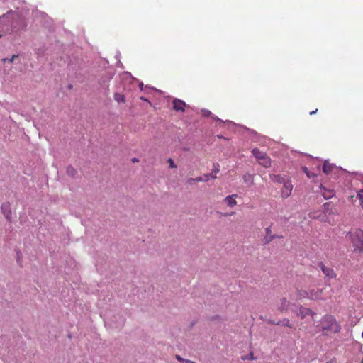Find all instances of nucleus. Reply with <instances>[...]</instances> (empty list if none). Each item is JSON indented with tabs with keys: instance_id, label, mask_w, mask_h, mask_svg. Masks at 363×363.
<instances>
[{
	"instance_id": "1",
	"label": "nucleus",
	"mask_w": 363,
	"mask_h": 363,
	"mask_svg": "<svg viewBox=\"0 0 363 363\" xmlns=\"http://www.w3.org/2000/svg\"><path fill=\"white\" fill-rule=\"evenodd\" d=\"M318 327V331L325 335L338 333L342 328L335 317L330 314H326L322 317Z\"/></svg>"
},
{
	"instance_id": "2",
	"label": "nucleus",
	"mask_w": 363,
	"mask_h": 363,
	"mask_svg": "<svg viewBox=\"0 0 363 363\" xmlns=\"http://www.w3.org/2000/svg\"><path fill=\"white\" fill-rule=\"evenodd\" d=\"M323 291L324 289L313 288L304 289L303 288L297 289L296 299L308 298L311 300H323Z\"/></svg>"
},
{
	"instance_id": "3",
	"label": "nucleus",
	"mask_w": 363,
	"mask_h": 363,
	"mask_svg": "<svg viewBox=\"0 0 363 363\" xmlns=\"http://www.w3.org/2000/svg\"><path fill=\"white\" fill-rule=\"evenodd\" d=\"M349 234L354 250L363 252V230L361 228H356L354 231H350Z\"/></svg>"
},
{
	"instance_id": "4",
	"label": "nucleus",
	"mask_w": 363,
	"mask_h": 363,
	"mask_svg": "<svg viewBox=\"0 0 363 363\" xmlns=\"http://www.w3.org/2000/svg\"><path fill=\"white\" fill-rule=\"evenodd\" d=\"M252 155L257 159V162L264 167L268 168L271 166V159L266 152H262L257 148L252 150Z\"/></svg>"
},
{
	"instance_id": "5",
	"label": "nucleus",
	"mask_w": 363,
	"mask_h": 363,
	"mask_svg": "<svg viewBox=\"0 0 363 363\" xmlns=\"http://www.w3.org/2000/svg\"><path fill=\"white\" fill-rule=\"evenodd\" d=\"M295 304L291 303L286 298H281L277 303V310L281 313H287Z\"/></svg>"
},
{
	"instance_id": "6",
	"label": "nucleus",
	"mask_w": 363,
	"mask_h": 363,
	"mask_svg": "<svg viewBox=\"0 0 363 363\" xmlns=\"http://www.w3.org/2000/svg\"><path fill=\"white\" fill-rule=\"evenodd\" d=\"M318 265L322 272L324 274L325 277L328 279L336 278L337 274L333 268L325 266L322 262H318Z\"/></svg>"
},
{
	"instance_id": "7",
	"label": "nucleus",
	"mask_w": 363,
	"mask_h": 363,
	"mask_svg": "<svg viewBox=\"0 0 363 363\" xmlns=\"http://www.w3.org/2000/svg\"><path fill=\"white\" fill-rule=\"evenodd\" d=\"M296 315L301 319H304L307 316H311L312 319H314L315 313L313 311L311 308L301 306L298 311L296 313Z\"/></svg>"
},
{
	"instance_id": "8",
	"label": "nucleus",
	"mask_w": 363,
	"mask_h": 363,
	"mask_svg": "<svg viewBox=\"0 0 363 363\" xmlns=\"http://www.w3.org/2000/svg\"><path fill=\"white\" fill-rule=\"evenodd\" d=\"M293 190V184H291V181H284L283 182V187L281 190V196L282 198H287L289 197L292 192Z\"/></svg>"
},
{
	"instance_id": "9",
	"label": "nucleus",
	"mask_w": 363,
	"mask_h": 363,
	"mask_svg": "<svg viewBox=\"0 0 363 363\" xmlns=\"http://www.w3.org/2000/svg\"><path fill=\"white\" fill-rule=\"evenodd\" d=\"M173 109L176 111H185L186 103L179 99H174L173 102Z\"/></svg>"
},
{
	"instance_id": "10",
	"label": "nucleus",
	"mask_w": 363,
	"mask_h": 363,
	"mask_svg": "<svg viewBox=\"0 0 363 363\" xmlns=\"http://www.w3.org/2000/svg\"><path fill=\"white\" fill-rule=\"evenodd\" d=\"M2 213L5 216L7 220H10L11 217V208L9 202H5L1 205Z\"/></svg>"
},
{
	"instance_id": "11",
	"label": "nucleus",
	"mask_w": 363,
	"mask_h": 363,
	"mask_svg": "<svg viewBox=\"0 0 363 363\" xmlns=\"http://www.w3.org/2000/svg\"><path fill=\"white\" fill-rule=\"evenodd\" d=\"M275 238H282V235L272 234L271 228H266V235L264 238V242L268 243Z\"/></svg>"
},
{
	"instance_id": "12",
	"label": "nucleus",
	"mask_w": 363,
	"mask_h": 363,
	"mask_svg": "<svg viewBox=\"0 0 363 363\" xmlns=\"http://www.w3.org/2000/svg\"><path fill=\"white\" fill-rule=\"evenodd\" d=\"M238 197L237 194H232L226 196L224 199V201L227 203L229 207H234L237 205L236 198Z\"/></svg>"
},
{
	"instance_id": "13",
	"label": "nucleus",
	"mask_w": 363,
	"mask_h": 363,
	"mask_svg": "<svg viewBox=\"0 0 363 363\" xmlns=\"http://www.w3.org/2000/svg\"><path fill=\"white\" fill-rule=\"evenodd\" d=\"M334 166L328 162H325L323 166V171L326 174H328L333 169Z\"/></svg>"
},
{
	"instance_id": "14",
	"label": "nucleus",
	"mask_w": 363,
	"mask_h": 363,
	"mask_svg": "<svg viewBox=\"0 0 363 363\" xmlns=\"http://www.w3.org/2000/svg\"><path fill=\"white\" fill-rule=\"evenodd\" d=\"M114 100L117 102L120 103H125V97L123 94L120 93H116L113 96Z\"/></svg>"
},
{
	"instance_id": "15",
	"label": "nucleus",
	"mask_w": 363,
	"mask_h": 363,
	"mask_svg": "<svg viewBox=\"0 0 363 363\" xmlns=\"http://www.w3.org/2000/svg\"><path fill=\"white\" fill-rule=\"evenodd\" d=\"M270 179L272 182L276 183H283L285 181L284 178L277 174H271Z\"/></svg>"
},
{
	"instance_id": "16",
	"label": "nucleus",
	"mask_w": 363,
	"mask_h": 363,
	"mask_svg": "<svg viewBox=\"0 0 363 363\" xmlns=\"http://www.w3.org/2000/svg\"><path fill=\"white\" fill-rule=\"evenodd\" d=\"M357 200H358V206L363 208V189L359 190L357 194Z\"/></svg>"
},
{
	"instance_id": "17",
	"label": "nucleus",
	"mask_w": 363,
	"mask_h": 363,
	"mask_svg": "<svg viewBox=\"0 0 363 363\" xmlns=\"http://www.w3.org/2000/svg\"><path fill=\"white\" fill-rule=\"evenodd\" d=\"M67 175L72 177H74L76 174H77V170L72 166H69L67 168Z\"/></svg>"
},
{
	"instance_id": "18",
	"label": "nucleus",
	"mask_w": 363,
	"mask_h": 363,
	"mask_svg": "<svg viewBox=\"0 0 363 363\" xmlns=\"http://www.w3.org/2000/svg\"><path fill=\"white\" fill-rule=\"evenodd\" d=\"M302 169H303V171L306 173V174L307 175V177L308 178L311 179V178H313V177H316V174L311 173L307 167H303Z\"/></svg>"
},
{
	"instance_id": "19",
	"label": "nucleus",
	"mask_w": 363,
	"mask_h": 363,
	"mask_svg": "<svg viewBox=\"0 0 363 363\" xmlns=\"http://www.w3.org/2000/svg\"><path fill=\"white\" fill-rule=\"evenodd\" d=\"M176 359L179 361V362H185V363H196L193 361H191V360H189V359H185L184 358H182V357H180L179 355H177L176 356Z\"/></svg>"
},
{
	"instance_id": "20",
	"label": "nucleus",
	"mask_w": 363,
	"mask_h": 363,
	"mask_svg": "<svg viewBox=\"0 0 363 363\" xmlns=\"http://www.w3.org/2000/svg\"><path fill=\"white\" fill-rule=\"evenodd\" d=\"M203 181H204V182H207V181H208L210 179H216V175L211 174H204V176L203 177Z\"/></svg>"
},
{
	"instance_id": "21",
	"label": "nucleus",
	"mask_w": 363,
	"mask_h": 363,
	"mask_svg": "<svg viewBox=\"0 0 363 363\" xmlns=\"http://www.w3.org/2000/svg\"><path fill=\"white\" fill-rule=\"evenodd\" d=\"M243 179L245 182H248L250 180L252 181V176L250 174H246L243 176Z\"/></svg>"
},
{
	"instance_id": "22",
	"label": "nucleus",
	"mask_w": 363,
	"mask_h": 363,
	"mask_svg": "<svg viewBox=\"0 0 363 363\" xmlns=\"http://www.w3.org/2000/svg\"><path fill=\"white\" fill-rule=\"evenodd\" d=\"M167 162L169 164V167H170V168L174 169V168H176V167H177V166H176V164H174V161H173V160H172V159H171V158L168 159Z\"/></svg>"
},
{
	"instance_id": "23",
	"label": "nucleus",
	"mask_w": 363,
	"mask_h": 363,
	"mask_svg": "<svg viewBox=\"0 0 363 363\" xmlns=\"http://www.w3.org/2000/svg\"><path fill=\"white\" fill-rule=\"evenodd\" d=\"M282 325L286 327L291 328V325H290V321L287 318L283 320Z\"/></svg>"
},
{
	"instance_id": "24",
	"label": "nucleus",
	"mask_w": 363,
	"mask_h": 363,
	"mask_svg": "<svg viewBox=\"0 0 363 363\" xmlns=\"http://www.w3.org/2000/svg\"><path fill=\"white\" fill-rule=\"evenodd\" d=\"M255 359V357H254V354H253V353H252V352H251V353H250V354L247 355V357H242V359H251V360H253V359Z\"/></svg>"
},
{
	"instance_id": "25",
	"label": "nucleus",
	"mask_w": 363,
	"mask_h": 363,
	"mask_svg": "<svg viewBox=\"0 0 363 363\" xmlns=\"http://www.w3.org/2000/svg\"><path fill=\"white\" fill-rule=\"evenodd\" d=\"M194 180L196 181V182H204L203 177H199L194 178Z\"/></svg>"
},
{
	"instance_id": "26",
	"label": "nucleus",
	"mask_w": 363,
	"mask_h": 363,
	"mask_svg": "<svg viewBox=\"0 0 363 363\" xmlns=\"http://www.w3.org/2000/svg\"><path fill=\"white\" fill-rule=\"evenodd\" d=\"M18 57L17 55H13L11 59L9 60L10 63H13L15 58Z\"/></svg>"
},
{
	"instance_id": "27",
	"label": "nucleus",
	"mask_w": 363,
	"mask_h": 363,
	"mask_svg": "<svg viewBox=\"0 0 363 363\" xmlns=\"http://www.w3.org/2000/svg\"><path fill=\"white\" fill-rule=\"evenodd\" d=\"M194 178H189L188 179V183L190 184H192L194 182H196V181H194Z\"/></svg>"
},
{
	"instance_id": "28",
	"label": "nucleus",
	"mask_w": 363,
	"mask_h": 363,
	"mask_svg": "<svg viewBox=\"0 0 363 363\" xmlns=\"http://www.w3.org/2000/svg\"><path fill=\"white\" fill-rule=\"evenodd\" d=\"M140 99L141 100H143V101H147V102L151 105L150 101L147 99H146L145 97H144V96H141Z\"/></svg>"
},
{
	"instance_id": "29",
	"label": "nucleus",
	"mask_w": 363,
	"mask_h": 363,
	"mask_svg": "<svg viewBox=\"0 0 363 363\" xmlns=\"http://www.w3.org/2000/svg\"><path fill=\"white\" fill-rule=\"evenodd\" d=\"M132 162H133V163H135V162H139V160H138V158H135H135H133V159H132Z\"/></svg>"
},
{
	"instance_id": "30",
	"label": "nucleus",
	"mask_w": 363,
	"mask_h": 363,
	"mask_svg": "<svg viewBox=\"0 0 363 363\" xmlns=\"http://www.w3.org/2000/svg\"><path fill=\"white\" fill-rule=\"evenodd\" d=\"M317 111H318V109H316V110H315V111H313L310 112V115H313V114H315Z\"/></svg>"
},
{
	"instance_id": "31",
	"label": "nucleus",
	"mask_w": 363,
	"mask_h": 363,
	"mask_svg": "<svg viewBox=\"0 0 363 363\" xmlns=\"http://www.w3.org/2000/svg\"><path fill=\"white\" fill-rule=\"evenodd\" d=\"M214 172H215L216 173H218V172H219L218 168H217V167H216V168H215Z\"/></svg>"
},
{
	"instance_id": "32",
	"label": "nucleus",
	"mask_w": 363,
	"mask_h": 363,
	"mask_svg": "<svg viewBox=\"0 0 363 363\" xmlns=\"http://www.w3.org/2000/svg\"><path fill=\"white\" fill-rule=\"evenodd\" d=\"M330 196H331V195L328 196H325V197L326 199H328V198H330Z\"/></svg>"
}]
</instances>
